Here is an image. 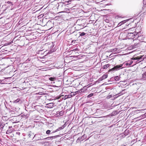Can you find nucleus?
Segmentation results:
<instances>
[{"instance_id":"f257e3e1","label":"nucleus","mask_w":146,"mask_h":146,"mask_svg":"<svg viewBox=\"0 0 146 146\" xmlns=\"http://www.w3.org/2000/svg\"><path fill=\"white\" fill-rule=\"evenodd\" d=\"M126 35H127V37L128 38L133 39L135 38V39L137 38L139 40H140L141 39L140 38L142 36H139L140 34L139 33H136V32H135L133 33H127Z\"/></svg>"},{"instance_id":"f03ea898","label":"nucleus","mask_w":146,"mask_h":146,"mask_svg":"<svg viewBox=\"0 0 146 146\" xmlns=\"http://www.w3.org/2000/svg\"><path fill=\"white\" fill-rule=\"evenodd\" d=\"M123 64H121L120 65H117L114 66V67L110 69L108 71V72H114L115 71H117L119 69L123 68L122 66H123Z\"/></svg>"},{"instance_id":"7ed1b4c3","label":"nucleus","mask_w":146,"mask_h":146,"mask_svg":"<svg viewBox=\"0 0 146 146\" xmlns=\"http://www.w3.org/2000/svg\"><path fill=\"white\" fill-rule=\"evenodd\" d=\"M143 56L144 55H142L136 57H133L131 59L133 60H137L136 62H139L144 60V58L143 57Z\"/></svg>"},{"instance_id":"20e7f679","label":"nucleus","mask_w":146,"mask_h":146,"mask_svg":"<svg viewBox=\"0 0 146 146\" xmlns=\"http://www.w3.org/2000/svg\"><path fill=\"white\" fill-rule=\"evenodd\" d=\"M108 76V75L107 74H105L103 76L100 78L98 79V81H102V80L106 78Z\"/></svg>"},{"instance_id":"39448f33","label":"nucleus","mask_w":146,"mask_h":146,"mask_svg":"<svg viewBox=\"0 0 146 146\" xmlns=\"http://www.w3.org/2000/svg\"><path fill=\"white\" fill-rule=\"evenodd\" d=\"M0 129L1 131L3 130L4 127H5V123H4V121H1L0 123Z\"/></svg>"},{"instance_id":"423d86ee","label":"nucleus","mask_w":146,"mask_h":146,"mask_svg":"<svg viewBox=\"0 0 146 146\" xmlns=\"http://www.w3.org/2000/svg\"><path fill=\"white\" fill-rule=\"evenodd\" d=\"M12 127V126L9 127V129L7 130L6 133V134L11 133L13 131V129Z\"/></svg>"},{"instance_id":"0eeeda50","label":"nucleus","mask_w":146,"mask_h":146,"mask_svg":"<svg viewBox=\"0 0 146 146\" xmlns=\"http://www.w3.org/2000/svg\"><path fill=\"white\" fill-rule=\"evenodd\" d=\"M86 138V136L85 135H84L81 137H79L76 141L77 142H78L79 141H82L83 140Z\"/></svg>"},{"instance_id":"6e6552de","label":"nucleus","mask_w":146,"mask_h":146,"mask_svg":"<svg viewBox=\"0 0 146 146\" xmlns=\"http://www.w3.org/2000/svg\"><path fill=\"white\" fill-rule=\"evenodd\" d=\"M54 44L53 43H52L51 46H50V52H53L55 51V49L54 48H53V47L54 46Z\"/></svg>"},{"instance_id":"1a4fd4ad","label":"nucleus","mask_w":146,"mask_h":146,"mask_svg":"<svg viewBox=\"0 0 146 146\" xmlns=\"http://www.w3.org/2000/svg\"><path fill=\"white\" fill-rule=\"evenodd\" d=\"M130 20V19H128L126 20H125L123 21H121L120 22L118 25V26H121L122 24H124V23H125L126 22L129 21Z\"/></svg>"},{"instance_id":"9d476101","label":"nucleus","mask_w":146,"mask_h":146,"mask_svg":"<svg viewBox=\"0 0 146 146\" xmlns=\"http://www.w3.org/2000/svg\"><path fill=\"white\" fill-rule=\"evenodd\" d=\"M65 126L64 125H63L61 127H59V128L57 129L55 131H53L51 133H54L55 132H56L57 131H58L64 128L65 127Z\"/></svg>"},{"instance_id":"9b49d317","label":"nucleus","mask_w":146,"mask_h":146,"mask_svg":"<svg viewBox=\"0 0 146 146\" xmlns=\"http://www.w3.org/2000/svg\"><path fill=\"white\" fill-rule=\"evenodd\" d=\"M46 107L48 108H52L54 104L52 103H49L46 104Z\"/></svg>"},{"instance_id":"f8f14e48","label":"nucleus","mask_w":146,"mask_h":146,"mask_svg":"<svg viewBox=\"0 0 146 146\" xmlns=\"http://www.w3.org/2000/svg\"><path fill=\"white\" fill-rule=\"evenodd\" d=\"M114 79L115 81H118L119 80L120 77L118 76H116L114 77H112L111 79L113 80Z\"/></svg>"},{"instance_id":"ddd939ff","label":"nucleus","mask_w":146,"mask_h":146,"mask_svg":"<svg viewBox=\"0 0 146 146\" xmlns=\"http://www.w3.org/2000/svg\"><path fill=\"white\" fill-rule=\"evenodd\" d=\"M129 132V131L128 130L126 129L123 133H122V135H123L124 137H125L127 135H128Z\"/></svg>"},{"instance_id":"4468645a","label":"nucleus","mask_w":146,"mask_h":146,"mask_svg":"<svg viewBox=\"0 0 146 146\" xmlns=\"http://www.w3.org/2000/svg\"><path fill=\"white\" fill-rule=\"evenodd\" d=\"M133 62V61L132 60L129 61L125 63V65L126 66H131Z\"/></svg>"},{"instance_id":"2eb2a0df","label":"nucleus","mask_w":146,"mask_h":146,"mask_svg":"<svg viewBox=\"0 0 146 146\" xmlns=\"http://www.w3.org/2000/svg\"><path fill=\"white\" fill-rule=\"evenodd\" d=\"M18 102H19V103H21L22 102V101L20 99L18 98L13 102V103H16Z\"/></svg>"},{"instance_id":"dca6fc26","label":"nucleus","mask_w":146,"mask_h":146,"mask_svg":"<svg viewBox=\"0 0 146 146\" xmlns=\"http://www.w3.org/2000/svg\"><path fill=\"white\" fill-rule=\"evenodd\" d=\"M110 66L109 64H107L104 66L102 67L103 69H106L108 68Z\"/></svg>"},{"instance_id":"f3484780","label":"nucleus","mask_w":146,"mask_h":146,"mask_svg":"<svg viewBox=\"0 0 146 146\" xmlns=\"http://www.w3.org/2000/svg\"><path fill=\"white\" fill-rule=\"evenodd\" d=\"M142 78L144 80H146V72L142 74Z\"/></svg>"},{"instance_id":"a211bd4d","label":"nucleus","mask_w":146,"mask_h":146,"mask_svg":"<svg viewBox=\"0 0 146 146\" xmlns=\"http://www.w3.org/2000/svg\"><path fill=\"white\" fill-rule=\"evenodd\" d=\"M58 111L57 112V114H58L60 116H62L63 115L64 113V112L63 111H61L58 113Z\"/></svg>"},{"instance_id":"6ab92c4d","label":"nucleus","mask_w":146,"mask_h":146,"mask_svg":"<svg viewBox=\"0 0 146 146\" xmlns=\"http://www.w3.org/2000/svg\"><path fill=\"white\" fill-rule=\"evenodd\" d=\"M49 79L50 81H54L56 79L55 78L50 77L49 78Z\"/></svg>"},{"instance_id":"aec40b11","label":"nucleus","mask_w":146,"mask_h":146,"mask_svg":"<svg viewBox=\"0 0 146 146\" xmlns=\"http://www.w3.org/2000/svg\"><path fill=\"white\" fill-rule=\"evenodd\" d=\"M5 81V80H0V84H4Z\"/></svg>"},{"instance_id":"412c9836","label":"nucleus","mask_w":146,"mask_h":146,"mask_svg":"<svg viewBox=\"0 0 146 146\" xmlns=\"http://www.w3.org/2000/svg\"><path fill=\"white\" fill-rule=\"evenodd\" d=\"M79 33H80V36H84L86 34V33H84V32H82V33L80 32Z\"/></svg>"},{"instance_id":"4be33fe9","label":"nucleus","mask_w":146,"mask_h":146,"mask_svg":"<svg viewBox=\"0 0 146 146\" xmlns=\"http://www.w3.org/2000/svg\"><path fill=\"white\" fill-rule=\"evenodd\" d=\"M117 114V113L116 111H114L112 112V114L113 115H114Z\"/></svg>"},{"instance_id":"5701e85b","label":"nucleus","mask_w":146,"mask_h":146,"mask_svg":"<svg viewBox=\"0 0 146 146\" xmlns=\"http://www.w3.org/2000/svg\"><path fill=\"white\" fill-rule=\"evenodd\" d=\"M56 137V136H52V137H48L47 138H49L50 139H52L53 138H55Z\"/></svg>"},{"instance_id":"b1692460","label":"nucleus","mask_w":146,"mask_h":146,"mask_svg":"<svg viewBox=\"0 0 146 146\" xmlns=\"http://www.w3.org/2000/svg\"><path fill=\"white\" fill-rule=\"evenodd\" d=\"M93 95V93H91L90 94L88 95L87 96V97L88 98H90L91 97H92Z\"/></svg>"},{"instance_id":"393cba45","label":"nucleus","mask_w":146,"mask_h":146,"mask_svg":"<svg viewBox=\"0 0 146 146\" xmlns=\"http://www.w3.org/2000/svg\"><path fill=\"white\" fill-rule=\"evenodd\" d=\"M50 130H48L46 131V133L47 134H49L50 133Z\"/></svg>"},{"instance_id":"a878e982","label":"nucleus","mask_w":146,"mask_h":146,"mask_svg":"<svg viewBox=\"0 0 146 146\" xmlns=\"http://www.w3.org/2000/svg\"><path fill=\"white\" fill-rule=\"evenodd\" d=\"M79 50V49L78 48H76L74 49L73 50H72V51H78Z\"/></svg>"},{"instance_id":"bb28decb","label":"nucleus","mask_w":146,"mask_h":146,"mask_svg":"<svg viewBox=\"0 0 146 146\" xmlns=\"http://www.w3.org/2000/svg\"><path fill=\"white\" fill-rule=\"evenodd\" d=\"M71 1L72 0H68V1H65V2H66L67 3L69 4V3H70Z\"/></svg>"},{"instance_id":"cd10ccee","label":"nucleus","mask_w":146,"mask_h":146,"mask_svg":"<svg viewBox=\"0 0 146 146\" xmlns=\"http://www.w3.org/2000/svg\"><path fill=\"white\" fill-rule=\"evenodd\" d=\"M5 127H4L5 128V127H7L8 126V125L7 123H5Z\"/></svg>"},{"instance_id":"c85d7f7f","label":"nucleus","mask_w":146,"mask_h":146,"mask_svg":"<svg viewBox=\"0 0 146 146\" xmlns=\"http://www.w3.org/2000/svg\"><path fill=\"white\" fill-rule=\"evenodd\" d=\"M69 96L66 95L65 96V99H67V98H70V97Z\"/></svg>"},{"instance_id":"c756f323","label":"nucleus","mask_w":146,"mask_h":146,"mask_svg":"<svg viewBox=\"0 0 146 146\" xmlns=\"http://www.w3.org/2000/svg\"><path fill=\"white\" fill-rule=\"evenodd\" d=\"M16 134L19 135L20 134V133L19 132H17L16 133Z\"/></svg>"},{"instance_id":"7c9ffc66","label":"nucleus","mask_w":146,"mask_h":146,"mask_svg":"<svg viewBox=\"0 0 146 146\" xmlns=\"http://www.w3.org/2000/svg\"><path fill=\"white\" fill-rule=\"evenodd\" d=\"M143 4L146 3V0H143Z\"/></svg>"},{"instance_id":"2f4dec72","label":"nucleus","mask_w":146,"mask_h":146,"mask_svg":"<svg viewBox=\"0 0 146 146\" xmlns=\"http://www.w3.org/2000/svg\"><path fill=\"white\" fill-rule=\"evenodd\" d=\"M121 136L122 137H124V135H122V133L121 134Z\"/></svg>"},{"instance_id":"473e14b6","label":"nucleus","mask_w":146,"mask_h":146,"mask_svg":"<svg viewBox=\"0 0 146 146\" xmlns=\"http://www.w3.org/2000/svg\"><path fill=\"white\" fill-rule=\"evenodd\" d=\"M108 20H106V22H108Z\"/></svg>"},{"instance_id":"72a5a7b5","label":"nucleus","mask_w":146,"mask_h":146,"mask_svg":"<svg viewBox=\"0 0 146 146\" xmlns=\"http://www.w3.org/2000/svg\"><path fill=\"white\" fill-rule=\"evenodd\" d=\"M28 135L29 136V137H31V135L30 134H29Z\"/></svg>"},{"instance_id":"f704fd0d","label":"nucleus","mask_w":146,"mask_h":146,"mask_svg":"<svg viewBox=\"0 0 146 146\" xmlns=\"http://www.w3.org/2000/svg\"><path fill=\"white\" fill-rule=\"evenodd\" d=\"M2 141L1 139H0V142Z\"/></svg>"},{"instance_id":"c9c22d12","label":"nucleus","mask_w":146,"mask_h":146,"mask_svg":"<svg viewBox=\"0 0 146 146\" xmlns=\"http://www.w3.org/2000/svg\"><path fill=\"white\" fill-rule=\"evenodd\" d=\"M42 51V50H40V51H39V52H40V51Z\"/></svg>"}]
</instances>
